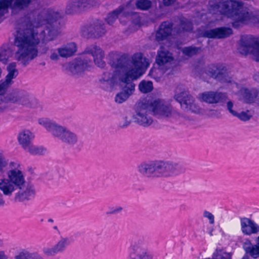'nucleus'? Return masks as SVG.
I'll use <instances>...</instances> for the list:
<instances>
[{
	"label": "nucleus",
	"mask_w": 259,
	"mask_h": 259,
	"mask_svg": "<svg viewBox=\"0 0 259 259\" xmlns=\"http://www.w3.org/2000/svg\"><path fill=\"white\" fill-rule=\"evenodd\" d=\"M174 99L180 104L182 109L185 111H191L196 113L199 110L198 106L194 103L193 97L186 92L176 94Z\"/></svg>",
	"instance_id": "f8f14e48"
},
{
	"label": "nucleus",
	"mask_w": 259,
	"mask_h": 259,
	"mask_svg": "<svg viewBox=\"0 0 259 259\" xmlns=\"http://www.w3.org/2000/svg\"><path fill=\"white\" fill-rule=\"evenodd\" d=\"M11 0H0V17L4 15L5 11L10 7L12 9Z\"/></svg>",
	"instance_id": "58836bf2"
},
{
	"label": "nucleus",
	"mask_w": 259,
	"mask_h": 259,
	"mask_svg": "<svg viewBox=\"0 0 259 259\" xmlns=\"http://www.w3.org/2000/svg\"><path fill=\"white\" fill-rule=\"evenodd\" d=\"M92 0H72L67 5L65 12L68 15L79 13L92 5Z\"/></svg>",
	"instance_id": "aec40b11"
},
{
	"label": "nucleus",
	"mask_w": 259,
	"mask_h": 259,
	"mask_svg": "<svg viewBox=\"0 0 259 259\" xmlns=\"http://www.w3.org/2000/svg\"><path fill=\"white\" fill-rule=\"evenodd\" d=\"M61 18V16L59 12H49L46 17L47 22V30L48 34L50 37L49 39L53 40L59 33L60 23L58 20Z\"/></svg>",
	"instance_id": "9b49d317"
},
{
	"label": "nucleus",
	"mask_w": 259,
	"mask_h": 259,
	"mask_svg": "<svg viewBox=\"0 0 259 259\" xmlns=\"http://www.w3.org/2000/svg\"><path fill=\"white\" fill-rule=\"evenodd\" d=\"M136 6L138 9L148 10L152 6V2L150 0H137Z\"/></svg>",
	"instance_id": "4c0bfd02"
},
{
	"label": "nucleus",
	"mask_w": 259,
	"mask_h": 259,
	"mask_svg": "<svg viewBox=\"0 0 259 259\" xmlns=\"http://www.w3.org/2000/svg\"><path fill=\"white\" fill-rule=\"evenodd\" d=\"M137 169L142 178L153 180L177 176L185 172L186 168L182 163L172 161L152 160L141 162Z\"/></svg>",
	"instance_id": "7ed1b4c3"
},
{
	"label": "nucleus",
	"mask_w": 259,
	"mask_h": 259,
	"mask_svg": "<svg viewBox=\"0 0 259 259\" xmlns=\"http://www.w3.org/2000/svg\"><path fill=\"white\" fill-rule=\"evenodd\" d=\"M256 244H252L249 239L246 238L242 243V248L246 254L253 258L259 257V236L256 238Z\"/></svg>",
	"instance_id": "b1692460"
},
{
	"label": "nucleus",
	"mask_w": 259,
	"mask_h": 259,
	"mask_svg": "<svg viewBox=\"0 0 259 259\" xmlns=\"http://www.w3.org/2000/svg\"><path fill=\"white\" fill-rule=\"evenodd\" d=\"M240 225L242 233L245 235L250 236L259 232V225L250 219L240 218Z\"/></svg>",
	"instance_id": "412c9836"
},
{
	"label": "nucleus",
	"mask_w": 259,
	"mask_h": 259,
	"mask_svg": "<svg viewBox=\"0 0 259 259\" xmlns=\"http://www.w3.org/2000/svg\"><path fill=\"white\" fill-rule=\"evenodd\" d=\"M174 113H175L177 115H178L179 116L181 115V114L178 112L176 111V112H174Z\"/></svg>",
	"instance_id": "052dcab7"
},
{
	"label": "nucleus",
	"mask_w": 259,
	"mask_h": 259,
	"mask_svg": "<svg viewBox=\"0 0 259 259\" xmlns=\"http://www.w3.org/2000/svg\"><path fill=\"white\" fill-rule=\"evenodd\" d=\"M53 228L55 229V230H58V227L57 226H55L53 227Z\"/></svg>",
	"instance_id": "680f3d73"
},
{
	"label": "nucleus",
	"mask_w": 259,
	"mask_h": 259,
	"mask_svg": "<svg viewBox=\"0 0 259 259\" xmlns=\"http://www.w3.org/2000/svg\"><path fill=\"white\" fill-rule=\"evenodd\" d=\"M193 29L192 23L186 19H181L180 20V24L178 27L176 32L178 33H180L182 32H189Z\"/></svg>",
	"instance_id": "473e14b6"
},
{
	"label": "nucleus",
	"mask_w": 259,
	"mask_h": 259,
	"mask_svg": "<svg viewBox=\"0 0 259 259\" xmlns=\"http://www.w3.org/2000/svg\"><path fill=\"white\" fill-rule=\"evenodd\" d=\"M139 90L142 93L151 92L153 89V82L151 81L142 80L139 84Z\"/></svg>",
	"instance_id": "72a5a7b5"
},
{
	"label": "nucleus",
	"mask_w": 259,
	"mask_h": 259,
	"mask_svg": "<svg viewBox=\"0 0 259 259\" xmlns=\"http://www.w3.org/2000/svg\"><path fill=\"white\" fill-rule=\"evenodd\" d=\"M9 103L17 104L30 108H35L38 103L37 100H31L29 94L23 90L15 89L0 96V113L4 112L8 107Z\"/></svg>",
	"instance_id": "0eeeda50"
},
{
	"label": "nucleus",
	"mask_w": 259,
	"mask_h": 259,
	"mask_svg": "<svg viewBox=\"0 0 259 259\" xmlns=\"http://www.w3.org/2000/svg\"><path fill=\"white\" fill-rule=\"evenodd\" d=\"M5 204V201L2 199V198H0V206H3Z\"/></svg>",
	"instance_id": "6e6d98bb"
},
{
	"label": "nucleus",
	"mask_w": 259,
	"mask_h": 259,
	"mask_svg": "<svg viewBox=\"0 0 259 259\" xmlns=\"http://www.w3.org/2000/svg\"><path fill=\"white\" fill-rule=\"evenodd\" d=\"M69 242L68 238L61 237V239L52 247H44L42 249L43 253L48 256H54L58 253L64 252Z\"/></svg>",
	"instance_id": "f3484780"
},
{
	"label": "nucleus",
	"mask_w": 259,
	"mask_h": 259,
	"mask_svg": "<svg viewBox=\"0 0 259 259\" xmlns=\"http://www.w3.org/2000/svg\"><path fill=\"white\" fill-rule=\"evenodd\" d=\"M248 112L249 110H247L246 112L242 111L240 113L237 112V115H235L234 116L237 117L242 121H246L249 120L252 117L251 115L247 114V112Z\"/></svg>",
	"instance_id": "79ce46f5"
},
{
	"label": "nucleus",
	"mask_w": 259,
	"mask_h": 259,
	"mask_svg": "<svg viewBox=\"0 0 259 259\" xmlns=\"http://www.w3.org/2000/svg\"><path fill=\"white\" fill-rule=\"evenodd\" d=\"M254 80L257 82H259V75H255L254 76Z\"/></svg>",
	"instance_id": "4d7b16f0"
},
{
	"label": "nucleus",
	"mask_w": 259,
	"mask_h": 259,
	"mask_svg": "<svg viewBox=\"0 0 259 259\" xmlns=\"http://www.w3.org/2000/svg\"><path fill=\"white\" fill-rule=\"evenodd\" d=\"M141 53L135 54L131 60L130 57L123 54L118 58L109 61L112 68L124 71L119 77V87L121 91L115 97V101L119 104L125 102L135 91V84L133 81L143 75L147 66L143 62Z\"/></svg>",
	"instance_id": "f257e3e1"
},
{
	"label": "nucleus",
	"mask_w": 259,
	"mask_h": 259,
	"mask_svg": "<svg viewBox=\"0 0 259 259\" xmlns=\"http://www.w3.org/2000/svg\"><path fill=\"white\" fill-rule=\"evenodd\" d=\"M174 60L172 54L167 50L159 51L156 57V62L159 66H162L168 63H171Z\"/></svg>",
	"instance_id": "cd10ccee"
},
{
	"label": "nucleus",
	"mask_w": 259,
	"mask_h": 259,
	"mask_svg": "<svg viewBox=\"0 0 259 259\" xmlns=\"http://www.w3.org/2000/svg\"><path fill=\"white\" fill-rule=\"evenodd\" d=\"M176 0H163V5L165 6H169L173 4Z\"/></svg>",
	"instance_id": "8fccbe9b"
},
{
	"label": "nucleus",
	"mask_w": 259,
	"mask_h": 259,
	"mask_svg": "<svg viewBox=\"0 0 259 259\" xmlns=\"http://www.w3.org/2000/svg\"><path fill=\"white\" fill-rule=\"evenodd\" d=\"M26 150L32 155H42L45 154L47 149L42 146L38 147L31 144Z\"/></svg>",
	"instance_id": "c9c22d12"
},
{
	"label": "nucleus",
	"mask_w": 259,
	"mask_h": 259,
	"mask_svg": "<svg viewBox=\"0 0 259 259\" xmlns=\"http://www.w3.org/2000/svg\"><path fill=\"white\" fill-rule=\"evenodd\" d=\"M203 217L206 218L209 220V224H213L214 223V217L213 215L210 212L204 210L203 211Z\"/></svg>",
	"instance_id": "a18cd8bd"
},
{
	"label": "nucleus",
	"mask_w": 259,
	"mask_h": 259,
	"mask_svg": "<svg viewBox=\"0 0 259 259\" xmlns=\"http://www.w3.org/2000/svg\"><path fill=\"white\" fill-rule=\"evenodd\" d=\"M107 74L108 75V77L107 78H106L105 77H102L100 81L101 82L102 81L107 82L111 86H113L115 83L114 76L113 75H111L110 73L107 72Z\"/></svg>",
	"instance_id": "c03bdc74"
},
{
	"label": "nucleus",
	"mask_w": 259,
	"mask_h": 259,
	"mask_svg": "<svg viewBox=\"0 0 259 259\" xmlns=\"http://www.w3.org/2000/svg\"><path fill=\"white\" fill-rule=\"evenodd\" d=\"M7 165V163L3 160V159L0 158V172L3 171V167H5Z\"/></svg>",
	"instance_id": "603ef678"
},
{
	"label": "nucleus",
	"mask_w": 259,
	"mask_h": 259,
	"mask_svg": "<svg viewBox=\"0 0 259 259\" xmlns=\"http://www.w3.org/2000/svg\"><path fill=\"white\" fill-rule=\"evenodd\" d=\"M248 17L244 16L236 17V18H230L234 20L232 23V26L234 28H238L243 24H247L249 23L259 24V17Z\"/></svg>",
	"instance_id": "a878e982"
},
{
	"label": "nucleus",
	"mask_w": 259,
	"mask_h": 259,
	"mask_svg": "<svg viewBox=\"0 0 259 259\" xmlns=\"http://www.w3.org/2000/svg\"><path fill=\"white\" fill-rule=\"evenodd\" d=\"M232 33L233 30L231 28L221 27L204 31L202 36L209 38L221 39L228 37Z\"/></svg>",
	"instance_id": "dca6fc26"
},
{
	"label": "nucleus",
	"mask_w": 259,
	"mask_h": 259,
	"mask_svg": "<svg viewBox=\"0 0 259 259\" xmlns=\"http://www.w3.org/2000/svg\"><path fill=\"white\" fill-rule=\"evenodd\" d=\"M24 177L21 171L10 170L8 172V179H0V189L5 195H11L15 190L25 187Z\"/></svg>",
	"instance_id": "6e6552de"
},
{
	"label": "nucleus",
	"mask_w": 259,
	"mask_h": 259,
	"mask_svg": "<svg viewBox=\"0 0 259 259\" xmlns=\"http://www.w3.org/2000/svg\"><path fill=\"white\" fill-rule=\"evenodd\" d=\"M92 64V60L87 56L75 59L69 63V69L73 73H78L88 70Z\"/></svg>",
	"instance_id": "2eb2a0df"
},
{
	"label": "nucleus",
	"mask_w": 259,
	"mask_h": 259,
	"mask_svg": "<svg viewBox=\"0 0 259 259\" xmlns=\"http://www.w3.org/2000/svg\"><path fill=\"white\" fill-rule=\"evenodd\" d=\"M202 101L208 104L219 103L223 105L227 101L228 96L227 94L214 91L205 92L201 94Z\"/></svg>",
	"instance_id": "4468645a"
},
{
	"label": "nucleus",
	"mask_w": 259,
	"mask_h": 259,
	"mask_svg": "<svg viewBox=\"0 0 259 259\" xmlns=\"http://www.w3.org/2000/svg\"><path fill=\"white\" fill-rule=\"evenodd\" d=\"M49 50V48L48 47H46V46H43L41 49H40V50L39 51V53L40 54H46L47 52H48Z\"/></svg>",
	"instance_id": "864d4df0"
},
{
	"label": "nucleus",
	"mask_w": 259,
	"mask_h": 259,
	"mask_svg": "<svg viewBox=\"0 0 259 259\" xmlns=\"http://www.w3.org/2000/svg\"><path fill=\"white\" fill-rule=\"evenodd\" d=\"M240 92L244 103L248 104L254 103L258 95V91L255 88L249 89L245 88L242 89Z\"/></svg>",
	"instance_id": "393cba45"
},
{
	"label": "nucleus",
	"mask_w": 259,
	"mask_h": 259,
	"mask_svg": "<svg viewBox=\"0 0 259 259\" xmlns=\"http://www.w3.org/2000/svg\"><path fill=\"white\" fill-rule=\"evenodd\" d=\"M58 51L60 57L67 58L71 56L76 52V46L75 43L71 42L64 48L58 49Z\"/></svg>",
	"instance_id": "c85d7f7f"
},
{
	"label": "nucleus",
	"mask_w": 259,
	"mask_h": 259,
	"mask_svg": "<svg viewBox=\"0 0 259 259\" xmlns=\"http://www.w3.org/2000/svg\"><path fill=\"white\" fill-rule=\"evenodd\" d=\"M12 9L21 10L27 7L31 0H11Z\"/></svg>",
	"instance_id": "f704fd0d"
},
{
	"label": "nucleus",
	"mask_w": 259,
	"mask_h": 259,
	"mask_svg": "<svg viewBox=\"0 0 259 259\" xmlns=\"http://www.w3.org/2000/svg\"><path fill=\"white\" fill-rule=\"evenodd\" d=\"M23 22L25 27L17 30L14 45L18 48L16 53L17 60L21 61L22 65L25 67L37 56L38 51L35 47L39 44V39L38 33L34 31L30 17H26Z\"/></svg>",
	"instance_id": "f03ea898"
},
{
	"label": "nucleus",
	"mask_w": 259,
	"mask_h": 259,
	"mask_svg": "<svg viewBox=\"0 0 259 259\" xmlns=\"http://www.w3.org/2000/svg\"><path fill=\"white\" fill-rule=\"evenodd\" d=\"M87 31L90 37H101L106 32L104 23L101 20H96L88 26Z\"/></svg>",
	"instance_id": "5701e85b"
},
{
	"label": "nucleus",
	"mask_w": 259,
	"mask_h": 259,
	"mask_svg": "<svg viewBox=\"0 0 259 259\" xmlns=\"http://www.w3.org/2000/svg\"><path fill=\"white\" fill-rule=\"evenodd\" d=\"M209 234H210V235L211 236H212V232H211H211H210Z\"/></svg>",
	"instance_id": "69168bd1"
},
{
	"label": "nucleus",
	"mask_w": 259,
	"mask_h": 259,
	"mask_svg": "<svg viewBox=\"0 0 259 259\" xmlns=\"http://www.w3.org/2000/svg\"><path fill=\"white\" fill-rule=\"evenodd\" d=\"M19 191L16 194L15 200L16 201L23 202L25 200H29L35 196V191L32 185L25 183V187L19 189Z\"/></svg>",
	"instance_id": "4be33fe9"
},
{
	"label": "nucleus",
	"mask_w": 259,
	"mask_h": 259,
	"mask_svg": "<svg viewBox=\"0 0 259 259\" xmlns=\"http://www.w3.org/2000/svg\"><path fill=\"white\" fill-rule=\"evenodd\" d=\"M211 7L214 10L219 11L222 15L228 18L236 17H259L258 11H252L241 1L228 0L224 2L214 3L211 4Z\"/></svg>",
	"instance_id": "39448f33"
},
{
	"label": "nucleus",
	"mask_w": 259,
	"mask_h": 259,
	"mask_svg": "<svg viewBox=\"0 0 259 259\" xmlns=\"http://www.w3.org/2000/svg\"><path fill=\"white\" fill-rule=\"evenodd\" d=\"M8 71V74L6 75L5 80H4V81L10 86L13 82L12 79L16 77L18 74V70H9Z\"/></svg>",
	"instance_id": "ea45409f"
},
{
	"label": "nucleus",
	"mask_w": 259,
	"mask_h": 259,
	"mask_svg": "<svg viewBox=\"0 0 259 259\" xmlns=\"http://www.w3.org/2000/svg\"><path fill=\"white\" fill-rule=\"evenodd\" d=\"M227 110L234 116L237 115V112L233 110V103L231 101H229L227 103Z\"/></svg>",
	"instance_id": "de8ad7c7"
},
{
	"label": "nucleus",
	"mask_w": 259,
	"mask_h": 259,
	"mask_svg": "<svg viewBox=\"0 0 259 259\" xmlns=\"http://www.w3.org/2000/svg\"><path fill=\"white\" fill-rule=\"evenodd\" d=\"M8 256L4 251H0V259H8Z\"/></svg>",
	"instance_id": "5fc2aeb1"
},
{
	"label": "nucleus",
	"mask_w": 259,
	"mask_h": 259,
	"mask_svg": "<svg viewBox=\"0 0 259 259\" xmlns=\"http://www.w3.org/2000/svg\"><path fill=\"white\" fill-rule=\"evenodd\" d=\"M248 255L249 254H246L245 253V254L243 256V257L241 259H249Z\"/></svg>",
	"instance_id": "13d9d810"
},
{
	"label": "nucleus",
	"mask_w": 259,
	"mask_h": 259,
	"mask_svg": "<svg viewBox=\"0 0 259 259\" xmlns=\"http://www.w3.org/2000/svg\"><path fill=\"white\" fill-rule=\"evenodd\" d=\"M181 208L183 207V208H184V209L185 208V206H184V205H181Z\"/></svg>",
	"instance_id": "0e129e2a"
},
{
	"label": "nucleus",
	"mask_w": 259,
	"mask_h": 259,
	"mask_svg": "<svg viewBox=\"0 0 259 259\" xmlns=\"http://www.w3.org/2000/svg\"><path fill=\"white\" fill-rule=\"evenodd\" d=\"M48 222H50V223H53L54 222V221L52 219H48Z\"/></svg>",
	"instance_id": "bf43d9fd"
},
{
	"label": "nucleus",
	"mask_w": 259,
	"mask_h": 259,
	"mask_svg": "<svg viewBox=\"0 0 259 259\" xmlns=\"http://www.w3.org/2000/svg\"><path fill=\"white\" fill-rule=\"evenodd\" d=\"M130 249L129 259H153V255L146 246L143 237L133 239Z\"/></svg>",
	"instance_id": "1a4fd4ad"
},
{
	"label": "nucleus",
	"mask_w": 259,
	"mask_h": 259,
	"mask_svg": "<svg viewBox=\"0 0 259 259\" xmlns=\"http://www.w3.org/2000/svg\"><path fill=\"white\" fill-rule=\"evenodd\" d=\"M206 74L210 77L221 83H229L231 81L227 67L223 64H211L206 69Z\"/></svg>",
	"instance_id": "9d476101"
},
{
	"label": "nucleus",
	"mask_w": 259,
	"mask_h": 259,
	"mask_svg": "<svg viewBox=\"0 0 259 259\" xmlns=\"http://www.w3.org/2000/svg\"><path fill=\"white\" fill-rule=\"evenodd\" d=\"M33 138L32 133L28 130H25L19 133L18 139L19 144L26 150L31 145V142Z\"/></svg>",
	"instance_id": "bb28decb"
},
{
	"label": "nucleus",
	"mask_w": 259,
	"mask_h": 259,
	"mask_svg": "<svg viewBox=\"0 0 259 259\" xmlns=\"http://www.w3.org/2000/svg\"><path fill=\"white\" fill-rule=\"evenodd\" d=\"M13 54V50L8 47H2L0 49V61L3 64L8 63L9 58Z\"/></svg>",
	"instance_id": "2f4dec72"
},
{
	"label": "nucleus",
	"mask_w": 259,
	"mask_h": 259,
	"mask_svg": "<svg viewBox=\"0 0 259 259\" xmlns=\"http://www.w3.org/2000/svg\"><path fill=\"white\" fill-rule=\"evenodd\" d=\"M59 54L58 55L57 53L54 52L50 56V59L52 60H58L59 58Z\"/></svg>",
	"instance_id": "3c124183"
},
{
	"label": "nucleus",
	"mask_w": 259,
	"mask_h": 259,
	"mask_svg": "<svg viewBox=\"0 0 259 259\" xmlns=\"http://www.w3.org/2000/svg\"><path fill=\"white\" fill-rule=\"evenodd\" d=\"M174 24L172 22L165 21L159 26L156 32L155 39L159 42L167 39L171 35Z\"/></svg>",
	"instance_id": "a211bd4d"
},
{
	"label": "nucleus",
	"mask_w": 259,
	"mask_h": 259,
	"mask_svg": "<svg viewBox=\"0 0 259 259\" xmlns=\"http://www.w3.org/2000/svg\"><path fill=\"white\" fill-rule=\"evenodd\" d=\"M10 87L3 79L0 80V96H6L7 90Z\"/></svg>",
	"instance_id": "37998d69"
},
{
	"label": "nucleus",
	"mask_w": 259,
	"mask_h": 259,
	"mask_svg": "<svg viewBox=\"0 0 259 259\" xmlns=\"http://www.w3.org/2000/svg\"><path fill=\"white\" fill-rule=\"evenodd\" d=\"M39 123L42 124L53 136L58 138L65 145L73 147L77 145L79 139L78 135L66 127L62 126L55 121L48 120Z\"/></svg>",
	"instance_id": "423d86ee"
},
{
	"label": "nucleus",
	"mask_w": 259,
	"mask_h": 259,
	"mask_svg": "<svg viewBox=\"0 0 259 259\" xmlns=\"http://www.w3.org/2000/svg\"><path fill=\"white\" fill-rule=\"evenodd\" d=\"M84 53L91 55L93 58L95 63L98 67L102 68L105 67L106 63L103 60L104 57V53L99 47L96 45H92L85 49Z\"/></svg>",
	"instance_id": "6ab92c4d"
},
{
	"label": "nucleus",
	"mask_w": 259,
	"mask_h": 259,
	"mask_svg": "<svg viewBox=\"0 0 259 259\" xmlns=\"http://www.w3.org/2000/svg\"><path fill=\"white\" fill-rule=\"evenodd\" d=\"M135 110L136 114L133 115L134 122L144 127H148L153 122L152 118L148 116V112L152 111L156 116L165 117H169L172 113L171 107L164 105L160 99L139 102L135 105Z\"/></svg>",
	"instance_id": "20e7f679"
},
{
	"label": "nucleus",
	"mask_w": 259,
	"mask_h": 259,
	"mask_svg": "<svg viewBox=\"0 0 259 259\" xmlns=\"http://www.w3.org/2000/svg\"><path fill=\"white\" fill-rule=\"evenodd\" d=\"M134 114L127 112L126 114L122 117V121L119 122V126L120 128H124L127 127L132 122V118Z\"/></svg>",
	"instance_id": "e433bc0d"
},
{
	"label": "nucleus",
	"mask_w": 259,
	"mask_h": 259,
	"mask_svg": "<svg viewBox=\"0 0 259 259\" xmlns=\"http://www.w3.org/2000/svg\"><path fill=\"white\" fill-rule=\"evenodd\" d=\"M124 7L120 6L118 8L110 12L105 20L109 25H112L118 18V15L123 11Z\"/></svg>",
	"instance_id": "7c9ffc66"
},
{
	"label": "nucleus",
	"mask_w": 259,
	"mask_h": 259,
	"mask_svg": "<svg viewBox=\"0 0 259 259\" xmlns=\"http://www.w3.org/2000/svg\"><path fill=\"white\" fill-rule=\"evenodd\" d=\"M15 259H45L44 257L37 252H30L26 250H23L18 254L15 255Z\"/></svg>",
	"instance_id": "c756f323"
},
{
	"label": "nucleus",
	"mask_w": 259,
	"mask_h": 259,
	"mask_svg": "<svg viewBox=\"0 0 259 259\" xmlns=\"http://www.w3.org/2000/svg\"><path fill=\"white\" fill-rule=\"evenodd\" d=\"M16 64L15 62L10 63L7 66V70H17L16 69Z\"/></svg>",
	"instance_id": "09e8293b"
},
{
	"label": "nucleus",
	"mask_w": 259,
	"mask_h": 259,
	"mask_svg": "<svg viewBox=\"0 0 259 259\" xmlns=\"http://www.w3.org/2000/svg\"><path fill=\"white\" fill-rule=\"evenodd\" d=\"M240 52L241 54L247 55L249 53L255 52L259 55V42L252 35H242L240 39Z\"/></svg>",
	"instance_id": "ddd939ff"
},
{
	"label": "nucleus",
	"mask_w": 259,
	"mask_h": 259,
	"mask_svg": "<svg viewBox=\"0 0 259 259\" xmlns=\"http://www.w3.org/2000/svg\"><path fill=\"white\" fill-rule=\"evenodd\" d=\"M40 64L44 66L45 65V62H42Z\"/></svg>",
	"instance_id": "e2e57ef3"
},
{
	"label": "nucleus",
	"mask_w": 259,
	"mask_h": 259,
	"mask_svg": "<svg viewBox=\"0 0 259 259\" xmlns=\"http://www.w3.org/2000/svg\"><path fill=\"white\" fill-rule=\"evenodd\" d=\"M2 244V241L0 240V245Z\"/></svg>",
	"instance_id": "338daca9"
},
{
	"label": "nucleus",
	"mask_w": 259,
	"mask_h": 259,
	"mask_svg": "<svg viewBox=\"0 0 259 259\" xmlns=\"http://www.w3.org/2000/svg\"><path fill=\"white\" fill-rule=\"evenodd\" d=\"M200 50V48L196 47H189L185 48L183 50V53L188 56H192L198 53V51Z\"/></svg>",
	"instance_id": "a19ab883"
},
{
	"label": "nucleus",
	"mask_w": 259,
	"mask_h": 259,
	"mask_svg": "<svg viewBox=\"0 0 259 259\" xmlns=\"http://www.w3.org/2000/svg\"><path fill=\"white\" fill-rule=\"evenodd\" d=\"M123 209L121 206H118L115 208L112 207L110 208V211L107 212V214H114L120 212Z\"/></svg>",
	"instance_id": "49530a36"
}]
</instances>
